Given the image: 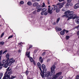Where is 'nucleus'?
Listing matches in <instances>:
<instances>
[{
    "mask_svg": "<svg viewBox=\"0 0 79 79\" xmlns=\"http://www.w3.org/2000/svg\"><path fill=\"white\" fill-rule=\"evenodd\" d=\"M10 64H9V63L8 62H6L4 64H1V62H0V66H2L6 68H8V66H11V65Z\"/></svg>",
    "mask_w": 79,
    "mask_h": 79,
    "instance_id": "6",
    "label": "nucleus"
},
{
    "mask_svg": "<svg viewBox=\"0 0 79 79\" xmlns=\"http://www.w3.org/2000/svg\"><path fill=\"white\" fill-rule=\"evenodd\" d=\"M27 78L28 79H31V78H28V77H27Z\"/></svg>",
    "mask_w": 79,
    "mask_h": 79,
    "instance_id": "63",
    "label": "nucleus"
},
{
    "mask_svg": "<svg viewBox=\"0 0 79 79\" xmlns=\"http://www.w3.org/2000/svg\"><path fill=\"white\" fill-rule=\"evenodd\" d=\"M0 69H2V68H3V67H2V66H0Z\"/></svg>",
    "mask_w": 79,
    "mask_h": 79,
    "instance_id": "58",
    "label": "nucleus"
},
{
    "mask_svg": "<svg viewBox=\"0 0 79 79\" xmlns=\"http://www.w3.org/2000/svg\"><path fill=\"white\" fill-rule=\"evenodd\" d=\"M18 44L19 45L20 47H21V45H22V42L19 43Z\"/></svg>",
    "mask_w": 79,
    "mask_h": 79,
    "instance_id": "41",
    "label": "nucleus"
},
{
    "mask_svg": "<svg viewBox=\"0 0 79 79\" xmlns=\"http://www.w3.org/2000/svg\"><path fill=\"white\" fill-rule=\"evenodd\" d=\"M2 53H3V51H2V50H1L0 51V60H1V55H2Z\"/></svg>",
    "mask_w": 79,
    "mask_h": 79,
    "instance_id": "25",
    "label": "nucleus"
},
{
    "mask_svg": "<svg viewBox=\"0 0 79 79\" xmlns=\"http://www.w3.org/2000/svg\"><path fill=\"white\" fill-rule=\"evenodd\" d=\"M56 68V66L55 65H53L50 68L51 69V76H53V75H54L55 73V69Z\"/></svg>",
    "mask_w": 79,
    "mask_h": 79,
    "instance_id": "4",
    "label": "nucleus"
},
{
    "mask_svg": "<svg viewBox=\"0 0 79 79\" xmlns=\"http://www.w3.org/2000/svg\"><path fill=\"white\" fill-rule=\"evenodd\" d=\"M44 13H45V12H44V11H42V12H41V15H44Z\"/></svg>",
    "mask_w": 79,
    "mask_h": 79,
    "instance_id": "37",
    "label": "nucleus"
},
{
    "mask_svg": "<svg viewBox=\"0 0 79 79\" xmlns=\"http://www.w3.org/2000/svg\"><path fill=\"white\" fill-rule=\"evenodd\" d=\"M26 56L28 58H30V52L26 53Z\"/></svg>",
    "mask_w": 79,
    "mask_h": 79,
    "instance_id": "19",
    "label": "nucleus"
},
{
    "mask_svg": "<svg viewBox=\"0 0 79 79\" xmlns=\"http://www.w3.org/2000/svg\"><path fill=\"white\" fill-rule=\"evenodd\" d=\"M65 3H66L65 2H64L61 3L59 2L56 4V5L58 6L59 8H63V6Z\"/></svg>",
    "mask_w": 79,
    "mask_h": 79,
    "instance_id": "5",
    "label": "nucleus"
},
{
    "mask_svg": "<svg viewBox=\"0 0 79 79\" xmlns=\"http://www.w3.org/2000/svg\"><path fill=\"white\" fill-rule=\"evenodd\" d=\"M69 6H72L73 5V3H71V2L69 3Z\"/></svg>",
    "mask_w": 79,
    "mask_h": 79,
    "instance_id": "36",
    "label": "nucleus"
},
{
    "mask_svg": "<svg viewBox=\"0 0 79 79\" xmlns=\"http://www.w3.org/2000/svg\"><path fill=\"white\" fill-rule=\"evenodd\" d=\"M74 14V12L73 11H70V10H68L65 12L64 13V15L62 16V18L65 17L67 19V21H69V19H74L76 18H79V17L76 16V15Z\"/></svg>",
    "mask_w": 79,
    "mask_h": 79,
    "instance_id": "1",
    "label": "nucleus"
},
{
    "mask_svg": "<svg viewBox=\"0 0 79 79\" xmlns=\"http://www.w3.org/2000/svg\"><path fill=\"white\" fill-rule=\"evenodd\" d=\"M53 25H56V22H54L53 23Z\"/></svg>",
    "mask_w": 79,
    "mask_h": 79,
    "instance_id": "56",
    "label": "nucleus"
},
{
    "mask_svg": "<svg viewBox=\"0 0 79 79\" xmlns=\"http://www.w3.org/2000/svg\"><path fill=\"white\" fill-rule=\"evenodd\" d=\"M56 30L57 31H61L62 30L61 28L58 27L56 26Z\"/></svg>",
    "mask_w": 79,
    "mask_h": 79,
    "instance_id": "12",
    "label": "nucleus"
},
{
    "mask_svg": "<svg viewBox=\"0 0 79 79\" xmlns=\"http://www.w3.org/2000/svg\"><path fill=\"white\" fill-rule=\"evenodd\" d=\"M79 8V3H77L74 6V9H77Z\"/></svg>",
    "mask_w": 79,
    "mask_h": 79,
    "instance_id": "13",
    "label": "nucleus"
},
{
    "mask_svg": "<svg viewBox=\"0 0 79 79\" xmlns=\"http://www.w3.org/2000/svg\"><path fill=\"white\" fill-rule=\"evenodd\" d=\"M2 79V77H0V79Z\"/></svg>",
    "mask_w": 79,
    "mask_h": 79,
    "instance_id": "64",
    "label": "nucleus"
},
{
    "mask_svg": "<svg viewBox=\"0 0 79 79\" xmlns=\"http://www.w3.org/2000/svg\"><path fill=\"white\" fill-rule=\"evenodd\" d=\"M3 35H4V33H2L1 36V38H2V37H3Z\"/></svg>",
    "mask_w": 79,
    "mask_h": 79,
    "instance_id": "45",
    "label": "nucleus"
},
{
    "mask_svg": "<svg viewBox=\"0 0 79 79\" xmlns=\"http://www.w3.org/2000/svg\"><path fill=\"white\" fill-rule=\"evenodd\" d=\"M42 11L45 12V11H47V8H44L43 9L41 10Z\"/></svg>",
    "mask_w": 79,
    "mask_h": 79,
    "instance_id": "29",
    "label": "nucleus"
},
{
    "mask_svg": "<svg viewBox=\"0 0 79 79\" xmlns=\"http://www.w3.org/2000/svg\"><path fill=\"white\" fill-rule=\"evenodd\" d=\"M50 72L49 71H48L45 73V77H47V79H50V78H49L48 77L50 76Z\"/></svg>",
    "mask_w": 79,
    "mask_h": 79,
    "instance_id": "8",
    "label": "nucleus"
},
{
    "mask_svg": "<svg viewBox=\"0 0 79 79\" xmlns=\"http://www.w3.org/2000/svg\"><path fill=\"white\" fill-rule=\"evenodd\" d=\"M61 74H62V72H59L58 73H57L55 75L57 77H59L60 76H61Z\"/></svg>",
    "mask_w": 79,
    "mask_h": 79,
    "instance_id": "15",
    "label": "nucleus"
},
{
    "mask_svg": "<svg viewBox=\"0 0 79 79\" xmlns=\"http://www.w3.org/2000/svg\"><path fill=\"white\" fill-rule=\"evenodd\" d=\"M6 56V58H9V56H10V54H7Z\"/></svg>",
    "mask_w": 79,
    "mask_h": 79,
    "instance_id": "33",
    "label": "nucleus"
},
{
    "mask_svg": "<svg viewBox=\"0 0 79 79\" xmlns=\"http://www.w3.org/2000/svg\"><path fill=\"white\" fill-rule=\"evenodd\" d=\"M69 37H70L69 36H66V40H68V39H69Z\"/></svg>",
    "mask_w": 79,
    "mask_h": 79,
    "instance_id": "32",
    "label": "nucleus"
},
{
    "mask_svg": "<svg viewBox=\"0 0 79 79\" xmlns=\"http://www.w3.org/2000/svg\"><path fill=\"white\" fill-rule=\"evenodd\" d=\"M15 61V60H14V59H13V58H11L10 59L9 62V64H10L9 65H11V64L12 63H13Z\"/></svg>",
    "mask_w": 79,
    "mask_h": 79,
    "instance_id": "9",
    "label": "nucleus"
},
{
    "mask_svg": "<svg viewBox=\"0 0 79 79\" xmlns=\"http://www.w3.org/2000/svg\"><path fill=\"white\" fill-rule=\"evenodd\" d=\"M7 60H6V62L7 63H8V61H9V60H10V58H7Z\"/></svg>",
    "mask_w": 79,
    "mask_h": 79,
    "instance_id": "44",
    "label": "nucleus"
},
{
    "mask_svg": "<svg viewBox=\"0 0 79 79\" xmlns=\"http://www.w3.org/2000/svg\"><path fill=\"white\" fill-rule=\"evenodd\" d=\"M60 18H58L56 21V23H58V22H59V21H60Z\"/></svg>",
    "mask_w": 79,
    "mask_h": 79,
    "instance_id": "27",
    "label": "nucleus"
},
{
    "mask_svg": "<svg viewBox=\"0 0 79 79\" xmlns=\"http://www.w3.org/2000/svg\"><path fill=\"white\" fill-rule=\"evenodd\" d=\"M31 48H32V45H30L29 46V48L28 49V50H29V49Z\"/></svg>",
    "mask_w": 79,
    "mask_h": 79,
    "instance_id": "40",
    "label": "nucleus"
},
{
    "mask_svg": "<svg viewBox=\"0 0 79 79\" xmlns=\"http://www.w3.org/2000/svg\"><path fill=\"white\" fill-rule=\"evenodd\" d=\"M60 9L59 8H57L56 10V11L57 12V13H58L59 12H60Z\"/></svg>",
    "mask_w": 79,
    "mask_h": 79,
    "instance_id": "31",
    "label": "nucleus"
},
{
    "mask_svg": "<svg viewBox=\"0 0 79 79\" xmlns=\"http://www.w3.org/2000/svg\"><path fill=\"white\" fill-rule=\"evenodd\" d=\"M20 4L21 5H23V4H24V1H21L20 2Z\"/></svg>",
    "mask_w": 79,
    "mask_h": 79,
    "instance_id": "39",
    "label": "nucleus"
},
{
    "mask_svg": "<svg viewBox=\"0 0 79 79\" xmlns=\"http://www.w3.org/2000/svg\"><path fill=\"white\" fill-rule=\"evenodd\" d=\"M35 1H36V0H32V1L33 2H35Z\"/></svg>",
    "mask_w": 79,
    "mask_h": 79,
    "instance_id": "59",
    "label": "nucleus"
},
{
    "mask_svg": "<svg viewBox=\"0 0 79 79\" xmlns=\"http://www.w3.org/2000/svg\"><path fill=\"white\" fill-rule=\"evenodd\" d=\"M65 31H66V30L64 29L60 32V34L61 35H63L65 33Z\"/></svg>",
    "mask_w": 79,
    "mask_h": 79,
    "instance_id": "14",
    "label": "nucleus"
},
{
    "mask_svg": "<svg viewBox=\"0 0 79 79\" xmlns=\"http://www.w3.org/2000/svg\"><path fill=\"white\" fill-rule=\"evenodd\" d=\"M29 70H28V69H27V70L25 72V74L26 76H27L28 75V74H29Z\"/></svg>",
    "mask_w": 79,
    "mask_h": 79,
    "instance_id": "23",
    "label": "nucleus"
},
{
    "mask_svg": "<svg viewBox=\"0 0 79 79\" xmlns=\"http://www.w3.org/2000/svg\"><path fill=\"white\" fill-rule=\"evenodd\" d=\"M38 5H39V3L37 2H35L33 4V6L35 7V6H38Z\"/></svg>",
    "mask_w": 79,
    "mask_h": 79,
    "instance_id": "18",
    "label": "nucleus"
},
{
    "mask_svg": "<svg viewBox=\"0 0 79 79\" xmlns=\"http://www.w3.org/2000/svg\"><path fill=\"white\" fill-rule=\"evenodd\" d=\"M29 60L31 62H33L34 61V60H33V58L31 57H30L29 58Z\"/></svg>",
    "mask_w": 79,
    "mask_h": 79,
    "instance_id": "24",
    "label": "nucleus"
},
{
    "mask_svg": "<svg viewBox=\"0 0 79 79\" xmlns=\"http://www.w3.org/2000/svg\"><path fill=\"white\" fill-rule=\"evenodd\" d=\"M27 4L28 5L31 6L32 5V3L31 2L29 1L27 3Z\"/></svg>",
    "mask_w": 79,
    "mask_h": 79,
    "instance_id": "22",
    "label": "nucleus"
},
{
    "mask_svg": "<svg viewBox=\"0 0 79 79\" xmlns=\"http://www.w3.org/2000/svg\"><path fill=\"white\" fill-rule=\"evenodd\" d=\"M36 8L37 9V12H39L42 10V9L43 8V7L40 5H38L36 7Z\"/></svg>",
    "mask_w": 79,
    "mask_h": 79,
    "instance_id": "7",
    "label": "nucleus"
},
{
    "mask_svg": "<svg viewBox=\"0 0 79 79\" xmlns=\"http://www.w3.org/2000/svg\"><path fill=\"white\" fill-rule=\"evenodd\" d=\"M19 53H20V52H21V50H19Z\"/></svg>",
    "mask_w": 79,
    "mask_h": 79,
    "instance_id": "60",
    "label": "nucleus"
},
{
    "mask_svg": "<svg viewBox=\"0 0 79 79\" xmlns=\"http://www.w3.org/2000/svg\"><path fill=\"white\" fill-rule=\"evenodd\" d=\"M47 15H48V12H44V15H45V16H47Z\"/></svg>",
    "mask_w": 79,
    "mask_h": 79,
    "instance_id": "38",
    "label": "nucleus"
},
{
    "mask_svg": "<svg viewBox=\"0 0 79 79\" xmlns=\"http://www.w3.org/2000/svg\"><path fill=\"white\" fill-rule=\"evenodd\" d=\"M50 59H48L47 60V63H48L49 61H50Z\"/></svg>",
    "mask_w": 79,
    "mask_h": 79,
    "instance_id": "47",
    "label": "nucleus"
},
{
    "mask_svg": "<svg viewBox=\"0 0 79 79\" xmlns=\"http://www.w3.org/2000/svg\"><path fill=\"white\" fill-rule=\"evenodd\" d=\"M48 7H49V8H50V6H48Z\"/></svg>",
    "mask_w": 79,
    "mask_h": 79,
    "instance_id": "62",
    "label": "nucleus"
},
{
    "mask_svg": "<svg viewBox=\"0 0 79 79\" xmlns=\"http://www.w3.org/2000/svg\"><path fill=\"white\" fill-rule=\"evenodd\" d=\"M2 64H5V63H6V60H2Z\"/></svg>",
    "mask_w": 79,
    "mask_h": 79,
    "instance_id": "26",
    "label": "nucleus"
},
{
    "mask_svg": "<svg viewBox=\"0 0 79 79\" xmlns=\"http://www.w3.org/2000/svg\"><path fill=\"white\" fill-rule=\"evenodd\" d=\"M37 65L40 71H42V69H41V64H40V62H38L37 63Z\"/></svg>",
    "mask_w": 79,
    "mask_h": 79,
    "instance_id": "11",
    "label": "nucleus"
},
{
    "mask_svg": "<svg viewBox=\"0 0 79 79\" xmlns=\"http://www.w3.org/2000/svg\"><path fill=\"white\" fill-rule=\"evenodd\" d=\"M7 52V50H5L3 52L2 54H4V53H6V52Z\"/></svg>",
    "mask_w": 79,
    "mask_h": 79,
    "instance_id": "52",
    "label": "nucleus"
},
{
    "mask_svg": "<svg viewBox=\"0 0 79 79\" xmlns=\"http://www.w3.org/2000/svg\"><path fill=\"white\" fill-rule=\"evenodd\" d=\"M77 35H79V30L77 32Z\"/></svg>",
    "mask_w": 79,
    "mask_h": 79,
    "instance_id": "51",
    "label": "nucleus"
},
{
    "mask_svg": "<svg viewBox=\"0 0 79 79\" xmlns=\"http://www.w3.org/2000/svg\"><path fill=\"white\" fill-rule=\"evenodd\" d=\"M75 21L76 23L77 24H79V19L78 18H77L75 20Z\"/></svg>",
    "mask_w": 79,
    "mask_h": 79,
    "instance_id": "17",
    "label": "nucleus"
},
{
    "mask_svg": "<svg viewBox=\"0 0 79 79\" xmlns=\"http://www.w3.org/2000/svg\"><path fill=\"white\" fill-rule=\"evenodd\" d=\"M4 44H5V42L3 41L0 42V45H3Z\"/></svg>",
    "mask_w": 79,
    "mask_h": 79,
    "instance_id": "30",
    "label": "nucleus"
},
{
    "mask_svg": "<svg viewBox=\"0 0 79 79\" xmlns=\"http://www.w3.org/2000/svg\"><path fill=\"white\" fill-rule=\"evenodd\" d=\"M72 0H67V2L68 3H71Z\"/></svg>",
    "mask_w": 79,
    "mask_h": 79,
    "instance_id": "35",
    "label": "nucleus"
},
{
    "mask_svg": "<svg viewBox=\"0 0 79 79\" xmlns=\"http://www.w3.org/2000/svg\"><path fill=\"white\" fill-rule=\"evenodd\" d=\"M45 3L43 2V5L42 6V7H45Z\"/></svg>",
    "mask_w": 79,
    "mask_h": 79,
    "instance_id": "46",
    "label": "nucleus"
},
{
    "mask_svg": "<svg viewBox=\"0 0 79 79\" xmlns=\"http://www.w3.org/2000/svg\"><path fill=\"white\" fill-rule=\"evenodd\" d=\"M76 79H79V75H77V77L76 78Z\"/></svg>",
    "mask_w": 79,
    "mask_h": 79,
    "instance_id": "48",
    "label": "nucleus"
},
{
    "mask_svg": "<svg viewBox=\"0 0 79 79\" xmlns=\"http://www.w3.org/2000/svg\"><path fill=\"white\" fill-rule=\"evenodd\" d=\"M45 53H46V52H44L42 54V56H44L45 55Z\"/></svg>",
    "mask_w": 79,
    "mask_h": 79,
    "instance_id": "42",
    "label": "nucleus"
},
{
    "mask_svg": "<svg viewBox=\"0 0 79 79\" xmlns=\"http://www.w3.org/2000/svg\"><path fill=\"white\" fill-rule=\"evenodd\" d=\"M13 37V35H11L8 38V39H10V38H12V37Z\"/></svg>",
    "mask_w": 79,
    "mask_h": 79,
    "instance_id": "34",
    "label": "nucleus"
},
{
    "mask_svg": "<svg viewBox=\"0 0 79 79\" xmlns=\"http://www.w3.org/2000/svg\"><path fill=\"white\" fill-rule=\"evenodd\" d=\"M69 3H67L66 4L65 6L66 7V8H68V7H69Z\"/></svg>",
    "mask_w": 79,
    "mask_h": 79,
    "instance_id": "28",
    "label": "nucleus"
},
{
    "mask_svg": "<svg viewBox=\"0 0 79 79\" xmlns=\"http://www.w3.org/2000/svg\"><path fill=\"white\" fill-rule=\"evenodd\" d=\"M40 0H36V1H37V2H39V1H40Z\"/></svg>",
    "mask_w": 79,
    "mask_h": 79,
    "instance_id": "61",
    "label": "nucleus"
},
{
    "mask_svg": "<svg viewBox=\"0 0 79 79\" xmlns=\"http://www.w3.org/2000/svg\"><path fill=\"white\" fill-rule=\"evenodd\" d=\"M39 61L41 63H42L44 61V60L42 59V58L41 56L40 57V59H39Z\"/></svg>",
    "mask_w": 79,
    "mask_h": 79,
    "instance_id": "16",
    "label": "nucleus"
},
{
    "mask_svg": "<svg viewBox=\"0 0 79 79\" xmlns=\"http://www.w3.org/2000/svg\"><path fill=\"white\" fill-rule=\"evenodd\" d=\"M16 76H11V77H9V78H7L8 79H13L14 78H16Z\"/></svg>",
    "mask_w": 79,
    "mask_h": 79,
    "instance_id": "21",
    "label": "nucleus"
},
{
    "mask_svg": "<svg viewBox=\"0 0 79 79\" xmlns=\"http://www.w3.org/2000/svg\"><path fill=\"white\" fill-rule=\"evenodd\" d=\"M53 10V8L51 7V8H48V12L49 13V14H52V10Z\"/></svg>",
    "mask_w": 79,
    "mask_h": 79,
    "instance_id": "10",
    "label": "nucleus"
},
{
    "mask_svg": "<svg viewBox=\"0 0 79 79\" xmlns=\"http://www.w3.org/2000/svg\"><path fill=\"white\" fill-rule=\"evenodd\" d=\"M33 63L34 64V65H35L36 63H35V61H33Z\"/></svg>",
    "mask_w": 79,
    "mask_h": 79,
    "instance_id": "54",
    "label": "nucleus"
},
{
    "mask_svg": "<svg viewBox=\"0 0 79 79\" xmlns=\"http://www.w3.org/2000/svg\"><path fill=\"white\" fill-rule=\"evenodd\" d=\"M33 14H34V15L35 14V11H34L33 12Z\"/></svg>",
    "mask_w": 79,
    "mask_h": 79,
    "instance_id": "57",
    "label": "nucleus"
},
{
    "mask_svg": "<svg viewBox=\"0 0 79 79\" xmlns=\"http://www.w3.org/2000/svg\"><path fill=\"white\" fill-rule=\"evenodd\" d=\"M76 28L78 30H79V24L76 27Z\"/></svg>",
    "mask_w": 79,
    "mask_h": 79,
    "instance_id": "43",
    "label": "nucleus"
},
{
    "mask_svg": "<svg viewBox=\"0 0 79 79\" xmlns=\"http://www.w3.org/2000/svg\"><path fill=\"white\" fill-rule=\"evenodd\" d=\"M41 68L43 69L42 71L41 70V71H40L41 72H40V74L42 77V78H44L45 77V72L44 71L45 70V72L47 71V69H46V68H45V65L44 64H42L41 65Z\"/></svg>",
    "mask_w": 79,
    "mask_h": 79,
    "instance_id": "3",
    "label": "nucleus"
},
{
    "mask_svg": "<svg viewBox=\"0 0 79 79\" xmlns=\"http://www.w3.org/2000/svg\"><path fill=\"white\" fill-rule=\"evenodd\" d=\"M0 77H2L3 76V73H1L0 74Z\"/></svg>",
    "mask_w": 79,
    "mask_h": 79,
    "instance_id": "50",
    "label": "nucleus"
},
{
    "mask_svg": "<svg viewBox=\"0 0 79 79\" xmlns=\"http://www.w3.org/2000/svg\"><path fill=\"white\" fill-rule=\"evenodd\" d=\"M59 2H64V0H58Z\"/></svg>",
    "mask_w": 79,
    "mask_h": 79,
    "instance_id": "49",
    "label": "nucleus"
},
{
    "mask_svg": "<svg viewBox=\"0 0 79 79\" xmlns=\"http://www.w3.org/2000/svg\"><path fill=\"white\" fill-rule=\"evenodd\" d=\"M52 6H53V9H54V10H55L57 8V6L55 5H53Z\"/></svg>",
    "mask_w": 79,
    "mask_h": 79,
    "instance_id": "20",
    "label": "nucleus"
},
{
    "mask_svg": "<svg viewBox=\"0 0 79 79\" xmlns=\"http://www.w3.org/2000/svg\"><path fill=\"white\" fill-rule=\"evenodd\" d=\"M10 66L6 70V72L5 73L4 76L3 78V79H6V77L9 78L10 77L11 74H13V72H12V69L11 68H10Z\"/></svg>",
    "mask_w": 79,
    "mask_h": 79,
    "instance_id": "2",
    "label": "nucleus"
},
{
    "mask_svg": "<svg viewBox=\"0 0 79 79\" xmlns=\"http://www.w3.org/2000/svg\"><path fill=\"white\" fill-rule=\"evenodd\" d=\"M48 5H49L50 4V1H49V0L48 1Z\"/></svg>",
    "mask_w": 79,
    "mask_h": 79,
    "instance_id": "55",
    "label": "nucleus"
},
{
    "mask_svg": "<svg viewBox=\"0 0 79 79\" xmlns=\"http://www.w3.org/2000/svg\"><path fill=\"white\" fill-rule=\"evenodd\" d=\"M65 31L66 33H68V32H69V31L68 30H65Z\"/></svg>",
    "mask_w": 79,
    "mask_h": 79,
    "instance_id": "53",
    "label": "nucleus"
}]
</instances>
